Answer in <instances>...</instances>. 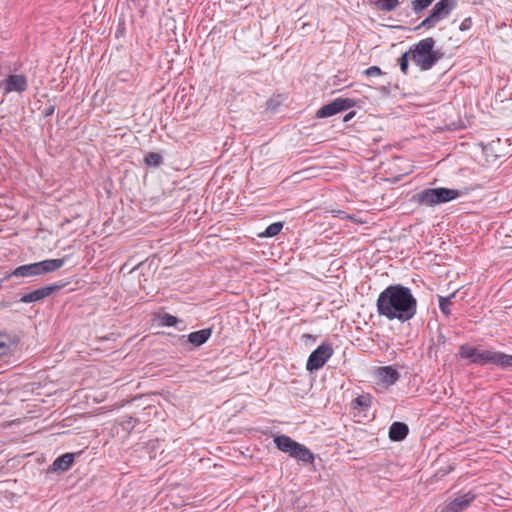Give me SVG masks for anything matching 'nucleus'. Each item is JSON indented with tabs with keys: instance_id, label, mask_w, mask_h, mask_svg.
Instances as JSON below:
<instances>
[{
	"instance_id": "f257e3e1",
	"label": "nucleus",
	"mask_w": 512,
	"mask_h": 512,
	"mask_svg": "<svg viewBox=\"0 0 512 512\" xmlns=\"http://www.w3.org/2000/svg\"><path fill=\"white\" fill-rule=\"evenodd\" d=\"M377 312L388 320L406 322L417 313V300L410 288L401 284L386 287L376 301Z\"/></svg>"
},
{
	"instance_id": "f03ea898",
	"label": "nucleus",
	"mask_w": 512,
	"mask_h": 512,
	"mask_svg": "<svg viewBox=\"0 0 512 512\" xmlns=\"http://www.w3.org/2000/svg\"><path fill=\"white\" fill-rule=\"evenodd\" d=\"M459 355L461 358L470 359L477 365L494 364L502 369L512 368V355L499 351L479 350L464 344L459 348Z\"/></svg>"
},
{
	"instance_id": "7ed1b4c3",
	"label": "nucleus",
	"mask_w": 512,
	"mask_h": 512,
	"mask_svg": "<svg viewBox=\"0 0 512 512\" xmlns=\"http://www.w3.org/2000/svg\"><path fill=\"white\" fill-rule=\"evenodd\" d=\"M436 41L432 37H427L416 43L411 49V60L422 71H427L443 58V52L435 49Z\"/></svg>"
},
{
	"instance_id": "20e7f679",
	"label": "nucleus",
	"mask_w": 512,
	"mask_h": 512,
	"mask_svg": "<svg viewBox=\"0 0 512 512\" xmlns=\"http://www.w3.org/2000/svg\"><path fill=\"white\" fill-rule=\"evenodd\" d=\"M65 264V258L46 259L40 262H34L16 267L7 278H29L48 274L57 271Z\"/></svg>"
},
{
	"instance_id": "39448f33",
	"label": "nucleus",
	"mask_w": 512,
	"mask_h": 512,
	"mask_svg": "<svg viewBox=\"0 0 512 512\" xmlns=\"http://www.w3.org/2000/svg\"><path fill=\"white\" fill-rule=\"evenodd\" d=\"M461 196V192L457 189L445 187L427 188L413 196V200L419 205L432 207L442 203H447Z\"/></svg>"
},
{
	"instance_id": "423d86ee",
	"label": "nucleus",
	"mask_w": 512,
	"mask_h": 512,
	"mask_svg": "<svg viewBox=\"0 0 512 512\" xmlns=\"http://www.w3.org/2000/svg\"><path fill=\"white\" fill-rule=\"evenodd\" d=\"M457 0H440L438 1L430 14L416 27V29H431L440 21L445 19L457 6Z\"/></svg>"
},
{
	"instance_id": "0eeeda50",
	"label": "nucleus",
	"mask_w": 512,
	"mask_h": 512,
	"mask_svg": "<svg viewBox=\"0 0 512 512\" xmlns=\"http://www.w3.org/2000/svg\"><path fill=\"white\" fill-rule=\"evenodd\" d=\"M333 355V348L329 343L319 345L308 357L306 369L309 372L317 371L322 368L325 363Z\"/></svg>"
},
{
	"instance_id": "6e6552de",
	"label": "nucleus",
	"mask_w": 512,
	"mask_h": 512,
	"mask_svg": "<svg viewBox=\"0 0 512 512\" xmlns=\"http://www.w3.org/2000/svg\"><path fill=\"white\" fill-rule=\"evenodd\" d=\"M356 105V101L350 98H336L332 102L322 106L317 112V118L331 117Z\"/></svg>"
},
{
	"instance_id": "1a4fd4ad",
	"label": "nucleus",
	"mask_w": 512,
	"mask_h": 512,
	"mask_svg": "<svg viewBox=\"0 0 512 512\" xmlns=\"http://www.w3.org/2000/svg\"><path fill=\"white\" fill-rule=\"evenodd\" d=\"M475 499L476 494L473 491L458 493L453 499L446 501L440 512H463Z\"/></svg>"
},
{
	"instance_id": "9d476101",
	"label": "nucleus",
	"mask_w": 512,
	"mask_h": 512,
	"mask_svg": "<svg viewBox=\"0 0 512 512\" xmlns=\"http://www.w3.org/2000/svg\"><path fill=\"white\" fill-rule=\"evenodd\" d=\"M64 286H65V284H63V283H54V284H51L48 286L38 288L36 290H33L29 293L22 295V297L20 298V302L33 303V302L41 301V300L49 297L53 293L57 292Z\"/></svg>"
},
{
	"instance_id": "9b49d317",
	"label": "nucleus",
	"mask_w": 512,
	"mask_h": 512,
	"mask_svg": "<svg viewBox=\"0 0 512 512\" xmlns=\"http://www.w3.org/2000/svg\"><path fill=\"white\" fill-rule=\"evenodd\" d=\"M5 94L11 92L22 93L28 88V81L25 75L12 74L9 75L1 84Z\"/></svg>"
},
{
	"instance_id": "f8f14e48",
	"label": "nucleus",
	"mask_w": 512,
	"mask_h": 512,
	"mask_svg": "<svg viewBox=\"0 0 512 512\" xmlns=\"http://www.w3.org/2000/svg\"><path fill=\"white\" fill-rule=\"evenodd\" d=\"M74 459H75V454H73V453H65V454L57 457L54 460V462L52 463V465L49 468V471L50 472H56V471L65 472V471H68L71 468V466L73 465Z\"/></svg>"
},
{
	"instance_id": "ddd939ff",
	"label": "nucleus",
	"mask_w": 512,
	"mask_h": 512,
	"mask_svg": "<svg viewBox=\"0 0 512 512\" xmlns=\"http://www.w3.org/2000/svg\"><path fill=\"white\" fill-rule=\"evenodd\" d=\"M377 376L383 383L393 385L399 380L400 373L392 366H384L377 369Z\"/></svg>"
},
{
	"instance_id": "4468645a",
	"label": "nucleus",
	"mask_w": 512,
	"mask_h": 512,
	"mask_svg": "<svg viewBox=\"0 0 512 512\" xmlns=\"http://www.w3.org/2000/svg\"><path fill=\"white\" fill-rule=\"evenodd\" d=\"M409 432L408 425L403 422H393L389 428V438L392 441L399 442L404 440Z\"/></svg>"
},
{
	"instance_id": "2eb2a0df",
	"label": "nucleus",
	"mask_w": 512,
	"mask_h": 512,
	"mask_svg": "<svg viewBox=\"0 0 512 512\" xmlns=\"http://www.w3.org/2000/svg\"><path fill=\"white\" fill-rule=\"evenodd\" d=\"M290 457L295 458L299 461H302L306 464H312L314 462V454L303 444L297 443L293 453H291Z\"/></svg>"
},
{
	"instance_id": "dca6fc26",
	"label": "nucleus",
	"mask_w": 512,
	"mask_h": 512,
	"mask_svg": "<svg viewBox=\"0 0 512 512\" xmlns=\"http://www.w3.org/2000/svg\"><path fill=\"white\" fill-rule=\"evenodd\" d=\"M274 443L280 451L287 453L290 456L298 442L287 435H278L274 437Z\"/></svg>"
},
{
	"instance_id": "f3484780",
	"label": "nucleus",
	"mask_w": 512,
	"mask_h": 512,
	"mask_svg": "<svg viewBox=\"0 0 512 512\" xmlns=\"http://www.w3.org/2000/svg\"><path fill=\"white\" fill-rule=\"evenodd\" d=\"M18 338L15 335L0 333V356L9 354L17 345Z\"/></svg>"
},
{
	"instance_id": "a211bd4d",
	"label": "nucleus",
	"mask_w": 512,
	"mask_h": 512,
	"mask_svg": "<svg viewBox=\"0 0 512 512\" xmlns=\"http://www.w3.org/2000/svg\"><path fill=\"white\" fill-rule=\"evenodd\" d=\"M212 329L205 328L195 332H192L188 335V341L194 346H201L204 344L211 336Z\"/></svg>"
},
{
	"instance_id": "6ab92c4d",
	"label": "nucleus",
	"mask_w": 512,
	"mask_h": 512,
	"mask_svg": "<svg viewBox=\"0 0 512 512\" xmlns=\"http://www.w3.org/2000/svg\"><path fill=\"white\" fill-rule=\"evenodd\" d=\"M456 293H452L447 297L444 296H438L439 301V308L440 311L445 315L449 316L451 315V305L453 304V299L455 298Z\"/></svg>"
},
{
	"instance_id": "aec40b11",
	"label": "nucleus",
	"mask_w": 512,
	"mask_h": 512,
	"mask_svg": "<svg viewBox=\"0 0 512 512\" xmlns=\"http://www.w3.org/2000/svg\"><path fill=\"white\" fill-rule=\"evenodd\" d=\"M399 3V0H376L374 5L380 11L390 12L394 10Z\"/></svg>"
},
{
	"instance_id": "412c9836",
	"label": "nucleus",
	"mask_w": 512,
	"mask_h": 512,
	"mask_svg": "<svg viewBox=\"0 0 512 512\" xmlns=\"http://www.w3.org/2000/svg\"><path fill=\"white\" fill-rule=\"evenodd\" d=\"M435 0H413L411 2L412 10L416 15L422 14Z\"/></svg>"
},
{
	"instance_id": "4be33fe9",
	"label": "nucleus",
	"mask_w": 512,
	"mask_h": 512,
	"mask_svg": "<svg viewBox=\"0 0 512 512\" xmlns=\"http://www.w3.org/2000/svg\"><path fill=\"white\" fill-rule=\"evenodd\" d=\"M144 162L147 166L158 167L163 162V157L156 152H149L145 158Z\"/></svg>"
},
{
	"instance_id": "5701e85b",
	"label": "nucleus",
	"mask_w": 512,
	"mask_h": 512,
	"mask_svg": "<svg viewBox=\"0 0 512 512\" xmlns=\"http://www.w3.org/2000/svg\"><path fill=\"white\" fill-rule=\"evenodd\" d=\"M282 228H283L282 222L272 223L266 228V230L262 234H260V236L261 237H274L281 232Z\"/></svg>"
},
{
	"instance_id": "b1692460",
	"label": "nucleus",
	"mask_w": 512,
	"mask_h": 512,
	"mask_svg": "<svg viewBox=\"0 0 512 512\" xmlns=\"http://www.w3.org/2000/svg\"><path fill=\"white\" fill-rule=\"evenodd\" d=\"M411 58V52L410 50L403 53L401 55V57L399 58L398 62H399V66H400V70L403 74H407L408 73V67H409V59Z\"/></svg>"
},
{
	"instance_id": "393cba45",
	"label": "nucleus",
	"mask_w": 512,
	"mask_h": 512,
	"mask_svg": "<svg viewBox=\"0 0 512 512\" xmlns=\"http://www.w3.org/2000/svg\"><path fill=\"white\" fill-rule=\"evenodd\" d=\"M178 321L179 320L177 317H175L169 313H164L160 318L161 325L167 326V327L176 325L178 323Z\"/></svg>"
},
{
	"instance_id": "a878e982",
	"label": "nucleus",
	"mask_w": 512,
	"mask_h": 512,
	"mask_svg": "<svg viewBox=\"0 0 512 512\" xmlns=\"http://www.w3.org/2000/svg\"><path fill=\"white\" fill-rule=\"evenodd\" d=\"M137 419L132 416H124L121 421V425L126 430H132L137 424Z\"/></svg>"
},
{
	"instance_id": "bb28decb",
	"label": "nucleus",
	"mask_w": 512,
	"mask_h": 512,
	"mask_svg": "<svg viewBox=\"0 0 512 512\" xmlns=\"http://www.w3.org/2000/svg\"><path fill=\"white\" fill-rule=\"evenodd\" d=\"M363 74L368 77H372V76L374 77V76H380L384 73L378 66H371V67L367 68L366 70H364Z\"/></svg>"
},
{
	"instance_id": "cd10ccee",
	"label": "nucleus",
	"mask_w": 512,
	"mask_h": 512,
	"mask_svg": "<svg viewBox=\"0 0 512 512\" xmlns=\"http://www.w3.org/2000/svg\"><path fill=\"white\" fill-rule=\"evenodd\" d=\"M471 26H472V20H471V18H470V17H468V18H465V19L461 22V24H460V26H459V29H460L461 31H466V30H469V29L471 28Z\"/></svg>"
},
{
	"instance_id": "c85d7f7f",
	"label": "nucleus",
	"mask_w": 512,
	"mask_h": 512,
	"mask_svg": "<svg viewBox=\"0 0 512 512\" xmlns=\"http://www.w3.org/2000/svg\"><path fill=\"white\" fill-rule=\"evenodd\" d=\"M354 403L357 405V406H361V407H367L368 406V399L364 396H358L355 400H354Z\"/></svg>"
},
{
	"instance_id": "c756f323",
	"label": "nucleus",
	"mask_w": 512,
	"mask_h": 512,
	"mask_svg": "<svg viewBox=\"0 0 512 512\" xmlns=\"http://www.w3.org/2000/svg\"><path fill=\"white\" fill-rule=\"evenodd\" d=\"M55 111V105H49L48 107H46L43 111V114L45 117H48V116H51L53 115Z\"/></svg>"
},
{
	"instance_id": "7c9ffc66",
	"label": "nucleus",
	"mask_w": 512,
	"mask_h": 512,
	"mask_svg": "<svg viewBox=\"0 0 512 512\" xmlns=\"http://www.w3.org/2000/svg\"><path fill=\"white\" fill-rule=\"evenodd\" d=\"M356 112L355 111H351L349 113H347L344 118H343V121L344 122H348L350 121L354 116H355Z\"/></svg>"
}]
</instances>
